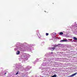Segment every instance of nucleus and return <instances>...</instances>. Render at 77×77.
Returning a JSON list of instances; mask_svg holds the SVG:
<instances>
[{
	"mask_svg": "<svg viewBox=\"0 0 77 77\" xmlns=\"http://www.w3.org/2000/svg\"><path fill=\"white\" fill-rule=\"evenodd\" d=\"M5 75V74H6V72H5V74H4Z\"/></svg>",
	"mask_w": 77,
	"mask_h": 77,
	"instance_id": "nucleus-11",
	"label": "nucleus"
},
{
	"mask_svg": "<svg viewBox=\"0 0 77 77\" xmlns=\"http://www.w3.org/2000/svg\"><path fill=\"white\" fill-rule=\"evenodd\" d=\"M60 42H68V40H61Z\"/></svg>",
	"mask_w": 77,
	"mask_h": 77,
	"instance_id": "nucleus-3",
	"label": "nucleus"
},
{
	"mask_svg": "<svg viewBox=\"0 0 77 77\" xmlns=\"http://www.w3.org/2000/svg\"><path fill=\"white\" fill-rule=\"evenodd\" d=\"M49 34L48 33H46V36H48V35Z\"/></svg>",
	"mask_w": 77,
	"mask_h": 77,
	"instance_id": "nucleus-8",
	"label": "nucleus"
},
{
	"mask_svg": "<svg viewBox=\"0 0 77 77\" xmlns=\"http://www.w3.org/2000/svg\"><path fill=\"white\" fill-rule=\"evenodd\" d=\"M63 32H60L59 33V35H63Z\"/></svg>",
	"mask_w": 77,
	"mask_h": 77,
	"instance_id": "nucleus-6",
	"label": "nucleus"
},
{
	"mask_svg": "<svg viewBox=\"0 0 77 77\" xmlns=\"http://www.w3.org/2000/svg\"><path fill=\"white\" fill-rule=\"evenodd\" d=\"M18 74V72H17V73L16 74V75H17V74Z\"/></svg>",
	"mask_w": 77,
	"mask_h": 77,
	"instance_id": "nucleus-9",
	"label": "nucleus"
},
{
	"mask_svg": "<svg viewBox=\"0 0 77 77\" xmlns=\"http://www.w3.org/2000/svg\"><path fill=\"white\" fill-rule=\"evenodd\" d=\"M77 74V72H76L75 73H74V74H73L72 75H71L69 76H68V77H74L75 75H76V74Z\"/></svg>",
	"mask_w": 77,
	"mask_h": 77,
	"instance_id": "nucleus-1",
	"label": "nucleus"
},
{
	"mask_svg": "<svg viewBox=\"0 0 77 77\" xmlns=\"http://www.w3.org/2000/svg\"><path fill=\"white\" fill-rule=\"evenodd\" d=\"M60 44H58V45H55L54 47H58V46H59V47H61L60 46Z\"/></svg>",
	"mask_w": 77,
	"mask_h": 77,
	"instance_id": "nucleus-2",
	"label": "nucleus"
},
{
	"mask_svg": "<svg viewBox=\"0 0 77 77\" xmlns=\"http://www.w3.org/2000/svg\"><path fill=\"white\" fill-rule=\"evenodd\" d=\"M73 38L74 40H77V38L75 37H74Z\"/></svg>",
	"mask_w": 77,
	"mask_h": 77,
	"instance_id": "nucleus-7",
	"label": "nucleus"
},
{
	"mask_svg": "<svg viewBox=\"0 0 77 77\" xmlns=\"http://www.w3.org/2000/svg\"><path fill=\"white\" fill-rule=\"evenodd\" d=\"M45 12H46V11H45Z\"/></svg>",
	"mask_w": 77,
	"mask_h": 77,
	"instance_id": "nucleus-12",
	"label": "nucleus"
},
{
	"mask_svg": "<svg viewBox=\"0 0 77 77\" xmlns=\"http://www.w3.org/2000/svg\"><path fill=\"white\" fill-rule=\"evenodd\" d=\"M51 54H53V52H51Z\"/></svg>",
	"mask_w": 77,
	"mask_h": 77,
	"instance_id": "nucleus-10",
	"label": "nucleus"
},
{
	"mask_svg": "<svg viewBox=\"0 0 77 77\" xmlns=\"http://www.w3.org/2000/svg\"><path fill=\"white\" fill-rule=\"evenodd\" d=\"M20 53V52L19 51H18L16 52V54L17 55L19 54Z\"/></svg>",
	"mask_w": 77,
	"mask_h": 77,
	"instance_id": "nucleus-4",
	"label": "nucleus"
},
{
	"mask_svg": "<svg viewBox=\"0 0 77 77\" xmlns=\"http://www.w3.org/2000/svg\"><path fill=\"white\" fill-rule=\"evenodd\" d=\"M51 49H52L53 50H51V51H53L54 50V49H56V48L54 47H53L51 48Z\"/></svg>",
	"mask_w": 77,
	"mask_h": 77,
	"instance_id": "nucleus-5",
	"label": "nucleus"
}]
</instances>
